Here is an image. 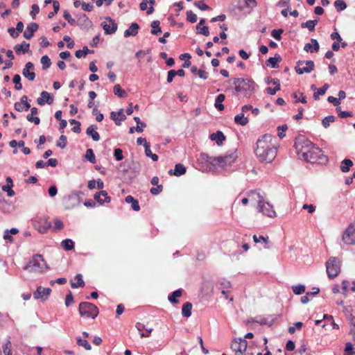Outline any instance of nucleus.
Instances as JSON below:
<instances>
[{
	"instance_id": "obj_14",
	"label": "nucleus",
	"mask_w": 355,
	"mask_h": 355,
	"mask_svg": "<svg viewBox=\"0 0 355 355\" xmlns=\"http://www.w3.org/2000/svg\"><path fill=\"white\" fill-rule=\"evenodd\" d=\"M51 293V289L49 288H44L38 286L36 291L33 293V297L35 300L41 299L43 301L46 300Z\"/></svg>"
},
{
	"instance_id": "obj_16",
	"label": "nucleus",
	"mask_w": 355,
	"mask_h": 355,
	"mask_svg": "<svg viewBox=\"0 0 355 355\" xmlns=\"http://www.w3.org/2000/svg\"><path fill=\"white\" fill-rule=\"evenodd\" d=\"M231 287V282L227 280H223L216 284V288L221 291V293L224 295L225 299L228 298V289H230Z\"/></svg>"
},
{
	"instance_id": "obj_2",
	"label": "nucleus",
	"mask_w": 355,
	"mask_h": 355,
	"mask_svg": "<svg viewBox=\"0 0 355 355\" xmlns=\"http://www.w3.org/2000/svg\"><path fill=\"white\" fill-rule=\"evenodd\" d=\"M233 84L236 94L245 97H250L254 92L255 83L248 78H235L233 79Z\"/></svg>"
},
{
	"instance_id": "obj_19",
	"label": "nucleus",
	"mask_w": 355,
	"mask_h": 355,
	"mask_svg": "<svg viewBox=\"0 0 355 355\" xmlns=\"http://www.w3.org/2000/svg\"><path fill=\"white\" fill-rule=\"evenodd\" d=\"M320 49V45L317 40L311 39V43L305 44L304 46V50L308 53H314L318 52Z\"/></svg>"
},
{
	"instance_id": "obj_25",
	"label": "nucleus",
	"mask_w": 355,
	"mask_h": 355,
	"mask_svg": "<svg viewBox=\"0 0 355 355\" xmlns=\"http://www.w3.org/2000/svg\"><path fill=\"white\" fill-rule=\"evenodd\" d=\"M38 110L37 107H32L31 109V114H28L26 116V119L30 122H33L35 125H39L40 123V119L37 116H34L35 115L37 114Z\"/></svg>"
},
{
	"instance_id": "obj_30",
	"label": "nucleus",
	"mask_w": 355,
	"mask_h": 355,
	"mask_svg": "<svg viewBox=\"0 0 355 355\" xmlns=\"http://www.w3.org/2000/svg\"><path fill=\"white\" fill-rule=\"evenodd\" d=\"M30 44L26 42H23L21 44L15 45L14 49L17 54H20L21 52L23 53H27L29 51Z\"/></svg>"
},
{
	"instance_id": "obj_27",
	"label": "nucleus",
	"mask_w": 355,
	"mask_h": 355,
	"mask_svg": "<svg viewBox=\"0 0 355 355\" xmlns=\"http://www.w3.org/2000/svg\"><path fill=\"white\" fill-rule=\"evenodd\" d=\"M139 26L137 23H132L128 29L124 32V37L135 36L138 33Z\"/></svg>"
},
{
	"instance_id": "obj_20",
	"label": "nucleus",
	"mask_w": 355,
	"mask_h": 355,
	"mask_svg": "<svg viewBox=\"0 0 355 355\" xmlns=\"http://www.w3.org/2000/svg\"><path fill=\"white\" fill-rule=\"evenodd\" d=\"M53 97H51L50 96L49 93H48L46 91L42 92L40 94V97H39L37 99V103L40 105H44L46 103L50 105V104L53 103Z\"/></svg>"
},
{
	"instance_id": "obj_49",
	"label": "nucleus",
	"mask_w": 355,
	"mask_h": 355,
	"mask_svg": "<svg viewBox=\"0 0 355 355\" xmlns=\"http://www.w3.org/2000/svg\"><path fill=\"white\" fill-rule=\"evenodd\" d=\"M85 158L92 164L96 162V157L92 149L89 148L86 150Z\"/></svg>"
},
{
	"instance_id": "obj_21",
	"label": "nucleus",
	"mask_w": 355,
	"mask_h": 355,
	"mask_svg": "<svg viewBox=\"0 0 355 355\" xmlns=\"http://www.w3.org/2000/svg\"><path fill=\"white\" fill-rule=\"evenodd\" d=\"M94 198L101 205L103 204L104 202H110L111 200V198L110 196H108V194L106 191H101L99 192H97L94 195Z\"/></svg>"
},
{
	"instance_id": "obj_34",
	"label": "nucleus",
	"mask_w": 355,
	"mask_h": 355,
	"mask_svg": "<svg viewBox=\"0 0 355 355\" xmlns=\"http://www.w3.org/2000/svg\"><path fill=\"white\" fill-rule=\"evenodd\" d=\"M193 305L191 302H186L182 308V314L184 317L189 318L191 315V310Z\"/></svg>"
},
{
	"instance_id": "obj_1",
	"label": "nucleus",
	"mask_w": 355,
	"mask_h": 355,
	"mask_svg": "<svg viewBox=\"0 0 355 355\" xmlns=\"http://www.w3.org/2000/svg\"><path fill=\"white\" fill-rule=\"evenodd\" d=\"M278 148L275 137L265 134L257 140L254 154L261 163L270 164L276 157Z\"/></svg>"
},
{
	"instance_id": "obj_9",
	"label": "nucleus",
	"mask_w": 355,
	"mask_h": 355,
	"mask_svg": "<svg viewBox=\"0 0 355 355\" xmlns=\"http://www.w3.org/2000/svg\"><path fill=\"white\" fill-rule=\"evenodd\" d=\"M342 239L347 245L355 244V226L354 224L351 223L345 230Z\"/></svg>"
},
{
	"instance_id": "obj_17",
	"label": "nucleus",
	"mask_w": 355,
	"mask_h": 355,
	"mask_svg": "<svg viewBox=\"0 0 355 355\" xmlns=\"http://www.w3.org/2000/svg\"><path fill=\"white\" fill-rule=\"evenodd\" d=\"M38 28L39 26L37 23L32 22L29 24L24 32V37L27 40L31 39L33 37L34 33L37 31Z\"/></svg>"
},
{
	"instance_id": "obj_47",
	"label": "nucleus",
	"mask_w": 355,
	"mask_h": 355,
	"mask_svg": "<svg viewBox=\"0 0 355 355\" xmlns=\"http://www.w3.org/2000/svg\"><path fill=\"white\" fill-rule=\"evenodd\" d=\"M288 130V126L286 124L278 126L277 128V135L280 139H283L286 137V132Z\"/></svg>"
},
{
	"instance_id": "obj_32",
	"label": "nucleus",
	"mask_w": 355,
	"mask_h": 355,
	"mask_svg": "<svg viewBox=\"0 0 355 355\" xmlns=\"http://www.w3.org/2000/svg\"><path fill=\"white\" fill-rule=\"evenodd\" d=\"M205 23V19H201L200 20L198 24L197 25L196 28L198 29V33L204 35L205 36H208L209 35V31L208 27L205 26L201 27V26L203 25Z\"/></svg>"
},
{
	"instance_id": "obj_55",
	"label": "nucleus",
	"mask_w": 355,
	"mask_h": 355,
	"mask_svg": "<svg viewBox=\"0 0 355 355\" xmlns=\"http://www.w3.org/2000/svg\"><path fill=\"white\" fill-rule=\"evenodd\" d=\"M67 137L65 135H61L58 139V141H57V146L61 148H64L67 146Z\"/></svg>"
},
{
	"instance_id": "obj_43",
	"label": "nucleus",
	"mask_w": 355,
	"mask_h": 355,
	"mask_svg": "<svg viewBox=\"0 0 355 355\" xmlns=\"http://www.w3.org/2000/svg\"><path fill=\"white\" fill-rule=\"evenodd\" d=\"M159 21L156 20V21H153L152 23H151V33L153 35H158L159 33H160L162 32V30H161V28L159 26Z\"/></svg>"
},
{
	"instance_id": "obj_10",
	"label": "nucleus",
	"mask_w": 355,
	"mask_h": 355,
	"mask_svg": "<svg viewBox=\"0 0 355 355\" xmlns=\"http://www.w3.org/2000/svg\"><path fill=\"white\" fill-rule=\"evenodd\" d=\"M35 227L39 232L44 234L51 227V223L46 218H40L35 221Z\"/></svg>"
},
{
	"instance_id": "obj_24",
	"label": "nucleus",
	"mask_w": 355,
	"mask_h": 355,
	"mask_svg": "<svg viewBox=\"0 0 355 355\" xmlns=\"http://www.w3.org/2000/svg\"><path fill=\"white\" fill-rule=\"evenodd\" d=\"M187 171V169H186V167L182 164H177L175 166V169L174 171L173 170H170L168 171V174L169 175H175V176H180L182 175H184Z\"/></svg>"
},
{
	"instance_id": "obj_23",
	"label": "nucleus",
	"mask_w": 355,
	"mask_h": 355,
	"mask_svg": "<svg viewBox=\"0 0 355 355\" xmlns=\"http://www.w3.org/2000/svg\"><path fill=\"white\" fill-rule=\"evenodd\" d=\"M215 159L216 157H211L205 153H201L199 155L198 161L203 164H210L214 167L216 163Z\"/></svg>"
},
{
	"instance_id": "obj_58",
	"label": "nucleus",
	"mask_w": 355,
	"mask_h": 355,
	"mask_svg": "<svg viewBox=\"0 0 355 355\" xmlns=\"http://www.w3.org/2000/svg\"><path fill=\"white\" fill-rule=\"evenodd\" d=\"M187 19L189 22L195 23L197 21V15L191 10H189L187 12Z\"/></svg>"
},
{
	"instance_id": "obj_28",
	"label": "nucleus",
	"mask_w": 355,
	"mask_h": 355,
	"mask_svg": "<svg viewBox=\"0 0 355 355\" xmlns=\"http://www.w3.org/2000/svg\"><path fill=\"white\" fill-rule=\"evenodd\" d=\"M210 139L212 141H215L216 144L220 146L223 144V141L225 140V137L222 132L217 131L211 135Z\"/></svg>"
},
{
	"instance_id": "obj_11",
	"label": "nucleus",
	"mask_w": 355,
	"mask_h": 355,
	"mask_svg": "<svg viewBox=\"0 0 355 355\" xmlns=\"http://www.w3.org/2000/svg\"><path fill=\"white\" fill-rule=\"evenodd\" d=\"M101 26L105 33L107 35L113 34L117 30V24L110 17L105 18V20L102 22Z\"/></svg>"
},
{
	"instance_id": "obj_62",
	"label": "nucleus",
	"mask_w": 355,
	"mask_h": 355,
	"mask_svg": "<svg viewBox=\"0 0 355 355\" xmlns=\"http://www.w3.org/2000/svg\"><path fill=\"white\" fill-rule=\"evenodd\" d=\"M195 5L201 10H207L210 9L209 6L205 4L203 1H196Z\"/></svg>"
},
{
	"instance_id": "obj_36",
	"label": "nucleus",
	"mask_w": 355,
	"mask_h": 355,
	"mask_svg": "<svg viewBox=\"0 0 355 355\" xmlns=\"http://www.w3.org/2000/svg\"><path fill=\"white\" fill-rule=\"evenodd\" d=\"M234 122L238 125L244 126L248 123L249 120L248 118L245 117L244 114L242 113L237 114L234 116Z\"/></svg>"
},
{
	"instance_id": "obj_5",
	"label": "nucleus",
	"mask_w": 355,
	"mask_h": 355,
	"mask_svg": "<svg viewBox=\"0 0 355 355\" xmlns=\"http://www.w3.org/2000/svg\"><path fill=\"white\" fill-rule=\"evenodd\" d=\"M304 161L311 164H322L328 161V157L323 154V152L318 147L314 145L307 155V159H304Z\"/></svg>"
},
{
	"instance_id": "obj_50",
	"label": "nucleus",
	"mask_w": 355,
	"mask_h": 355,
	"mask_svg": "<svg viewBox=\"0 0 355 355\" xmlns=\"http://www.w3.org/2000/svg\"><path fill=\"white\" fill-rule=\"evenodd\" d=\"M41 63L42 64V69L44 70L47 69L51 66V60L47 55H44L41 58Z\"/></svg>"
},
{
	"instance_id": "obj_45",
	"label": "nucleus",
	"mask_w": 355,
	"mask_h": 355,
	"mask_svg": "<svg viewBox=\"0 0 355 355\" xmlns=\"http://www.w3.org/2000/svg\"><path fill=\"white\" fill-rule=\"evenodd\" d=\"M114 94L120 98H123L126 96L125 92L122 89L120 85L116 84L114 86L113 89Z\"/></svg>"
},
{
	"instance_id": "obj_51",
	"label": "nucleus",
	"mask_w": 355,
	"mask_h": 355,
	"mask_svg": "<svg viewBox=\"0 0 355 355\" xmlns=\"http://www.w3.org/2000/svg\"><path fill=\"white\" fill-rule=\"evenodd\" d=\"M335 119H336V117L334 116H332V115L327 116L323 119V120L322 121V125L325 128H327L329 126L330 123L334 122Z\"/></svg>"
},
{
	"instance_id": "obj_54",
	"label": "nucleus",
	"mask_w": 355,
	"mask_h": 355,
	"mask_svg": "<svg viewBox=\"0 0 355 355\" xmlns=\"http://www.w3.org/2000/svg\"><path fill=\"white\" fill-rule=\"evenodd\" d=\"M334 6L338 11L343 10L346 8L347 4L343 0H336L334 2Z\"/></svg>"
},
{
	"instance_id": "obj_12",
	"label": "nucleus",
	"mask_w": 355,
	"mask_h": 355,
	"mask_svg": "<svg viewBox=\"0 0 355 355\" xmlns=\"http://www.w3.org/2000/svg\"><path fill=\"white\" fill-rule=\"evenodd\" d=\"M248 347V342L245 338L235 340L231 345V348L234 352L243 353Z\"/></svg>"
},
{
	"instance_id": "obj_61",
	"label": "nucleus",
	"mask_w": 355,
	"mask_h": 355,
	"mask_svg": "<svg viewBox=\"0 0 355 355\" xmlns=\"http://www.w3.org/2000/svg\"><path fill=\"white\" fill-rule=\"evenodd\" d=\"M163 190V186L162 184L157 185V187H153L150 189V192L153 195H158Z\"/></svg>"
},
{
	"instance_id": "obj_4",
	"label": "nucleus",
	"mask_w": 355,
	"mask_h": 355,
	"mask_svg": "<svg viewBox=\"0 0 355 355\" xmlns=\"http://www.w3.org/2000/svg\"><path fill=\"white\" fill-rule=\"evenodd\" d=\"M78 311L80 315L85 318L94 319L99 313L98 307L88 302H80L79 304Z\"/></svg>"
},
{
	"instance_id": "obj_41",
	"label": "nucleus",
	"mask_w": 355,
	"mask_h": 355,
	"mask_svg": "<svg viewBox=\"0 0 355 355\" xmlns=\"http://www.w3.org/2000/svg\"><path fill=\"white\" fill-rule=\"evenodd\" d=\"M78 24L80 26H88L92 24V21L89 19L85 14H82L80 15L78 19Z\"/></svg>"
},
{
	"instance_id": "obj_48",
	"label": "nucleus",
	"mask_w": 355,
	"mask_h": 355,
	"mask_svg": "<svg viewBox=\"0 0 355 355\" xmlns=\"http://www.w3.org/2000/svg\"><path fill=\"white\" fill-rule=\"evenodd\" d=\"M77 344L79 346L83 347L86 350H90L92 349L91 345L89 344L87 340L82 339L80 337H78L76 338Z\"/></svg>"
},
{
	"instance_id": "obj_8",
	"label": "nucleus",
	"mask_w": 355,
	"mask_h": 355,
	"mask_svg": "<svg viewBox=\"0 0 355 355\" xmlns=\"http://www.w3.org/2000/svg\"><path fill=\"white\" fill-rule=\"evenodd\" d=\"M315 64L312 60H299L295 67L297 74L309 73L314 70Z\"/></svg>"
},
{
	"instance_id": "obj_42",
	"label": "nucleus",
	"mask_w": 355,
	"mask_h": 355,
	"mask_svg": "<svg viewBox=\"0 0 355 355\" xmlns=\"http://www.w3.org/2000/svg\"><path fill=\"white\" fill-rule=\"evenodd\" d=\"M318 20H309L306 22H303L301 24L302 28H307L310 31H313L315 29V26L317 24Z\"/></svg>"
},
{
	"instance_id": "obj_57",
	"label": "nucleus",
	"mask_w": 355,
	"mask_h": 355,
	"mask_svg": "<svg viewBox=\"0 0 355 355\" xmlns=\"http://www.w3.org/2000/svg\"><path fill=\"white\" fill-rule=\"evenodd\" d=\"M63 17L70 25L73 26L76 24V20L71 17L70 13L67 10L64 11Z\"/></svg>"
},
{
	"instance_id": "obj_7",
	"label": "nucleus",
	"mask_w": 355,
	"mask_h": 355,
	"mask_svg": "<svg viewBox=\"0 0 355 355\" xmlns=\"http://www.w3.org/2000/svg\"><path fill=\"white\" fill-rule=\"evenodd\" d=\"M236 159V155L235 153H231L229 155H225V156H218L216 157V163L215 166L220 167L222 168H225L227 166H231Z\"/></svg>"
},
{
	"instance_id": "obj_29",
	"label": "nucleus",
	"mask_w": 355,
	"mask_h": 355,
	"mask_svg": "<svg viewBox=\"0 0 355 355\" xmlns=\"http://www.w3.org/2000/svg\"><path fill=\"white\" fill-rule=\"evenodd\" d=\"M75 282H71V286L72 288H77L79 287L85 286V282L83 279V276L81 274H77L74 278Z\"/></svg>"
},
{
	"instance_id": "obj_38",
	"label": "nucleus",
	"mask_w": 355,
	"mask_h": 355,
	"mask_svg": "<svg viewBox=\"0 0 355 355\" xmlns=\"http://www.w3.org/2000/svg\"><path fill=\"white\" fill-rule=\"evenodd\" d=\"M225 98V96L223 94H219L216 98L214 105L220 111H223L225 109V106L222 104Z\"/></svg>"
},
{
	"instance_id": "obj_35",
	"label": "nucleus",
	"mask_w": 355,
	"mask_h": 355,
	"mask_svg": "<svg viewBox=\"0 0 355 355\" xmlns=\"http://www.w3.org/2000/svg\"><path fill=\"white\" fill-rule=\"evenodd\" d=\"M253 240L254 243H261L263 248L266 249L268 248V237H264L263 236H257V235L253 236Z\"/></svg>"
},
{
	"instance_id": "obj_22",
	"label": "nucleus",
	"mask_w": 355,
	"mask_h": 355,
	"mask_svg": "<svg viewBox=\"0 0 355 355\" xmlns=\"http://www.w3.org/2000/svg\"><path fill=\"white\" fill-rule=\"evenodd\" d=\"M110 118L115 121L116 125H120L121 121H125L126 119L125 115L123 114V109L120 110L119 112H112L110 114Z\"/></svg>"
},
{
	"instance_id": "obj_52",
	"label": "nucleus",
	"mask_w": 355,
	"mask_h": 355,
	"mask_svg": "<svg viewBox=\"0 0 355 355\" xmlns=\"http://www.w3.org/2000/svg\"><path fill=\"white\" fill-rule=\"evenodd\" d=\"M12 81L15 83V89L21 90L22 89V85L21 83V77L19 74H16L14 76Z\"/></svg>"
},
{
	"instance_id": "obj_26",
	"label": "nucleus",
	"mask_w": 355,
	"mask_h": 355,
	"mask_svg": "<svg viewBox=\"0 0 355 355\" xmlns=\"http://www.w3.org/2000/svg\"><path fill=\"white\" fill-rule=\"evenodd\" d=\"M97 126L96 125H92L87 128L86 133L87 135L92 137V139L97 141L100 139V135L96 131Z\"/></svg>"
},
{
	"instance_id": "obj_18",
	"label": "nucleus",
	"mask_w": 355,
	"mask_h": 355,
	"mask_svg": "<svg viewBox=\"0 0 355 355\" xmlns=\"http://www.w3.org/2000/svg\"><path fill=\"white\" fill-rule=\"evenodd\" d=\"M34 65L32 62H28L26 64L25 67L23 69L22 74L24 77L28 78L29 80H34L35 78V73L33 71H31L33 69Z\"/></svg>"
},
{
	"instance_id": "obj_15",
	"label": "nucleus",
	"mask_w": 355,
	"mask_h": 355,
	"mask_svg": "<svg viewBox=\"0 0 355 355\" xmlns=\"http://www.w3.org/2000/svg\"><path fill=\"white\" fill-rule=\"evenodd\" d=\"M31 263L33 266L38 268L40 271L44 270L47 268L46 263L41 254H36L33 256Z\"/></svg>"
},
{
	"instance_id": "obj_64",
	"label": "nucleus",
	"mask_w": 355,
	"mask_h": 355,
	"mask_svg": "<svg viewBox=\"0 0 355 355\" xmlns=\"http://www.w3.org/2000/svg\"><path fill=\"white\" fill-rule=\"evenodd\" d=\"M64 227L63 223L61 220L55 218L54 220V229L55 230H61Z\"/></svg>"
},
{
	"instance_id": "obj_3",
	"label": "nucleus",
	"mask_w": 355,
	"mask_h": 355,
	"mask_svg": "<svg viewBox=\"0 0 355 355\" xmlns=\"http://www.w3.org/2000/svg\"><path fill=\"white\" fill-rule=\"evenodd\" d=\"M314 144L304 135H299L295 139L294 148L300 159H307V155Z\"/></svg>"
},
{
	"instance_id": "obj_60",
	"label": "nucleus",
	"mask_w": 355,
	"mask_h": 355,
	"mask_svg": "<svg viewBox=\"0 0 355 355\" xmlns=\"http://www.w3.org/2000/svg\"><path fill=\"white\" fill-rule=\"evenodd\" d=\"M114 155L117 161H121L123 159V151L120 148H116L114 151Z\"/></svg>"
},
{
	"instance_id": "obj_37",
	"label": "nucleus",
	"mask_w": 355,
	"mask_h": 355,
	"mask_svg": "<svg viewBox=\"0 0 355 355\" xmlns=\"http://www.w3.org/2000/svg\"><path fill=\"white\" fill-rule=\"evenodd\" d=\"M353 166V162L351 159H345L340 164V170L343 173H347L349 171L350 168Z\"/></svg>"
},
{
	"instance_id": "obj_59",
	"label": "nucleus",
	"mask_w": 355,
	"mask_h": 355,
	"mask_svg": "<svg viewBox=\"0 0 355 355\" xmlns=\"http://www.w3.org/2000/svg\"><path fill=\"white\" fill-rule=\"evenodd\" d=\"M31 8L32 10L30 12V15L34 19H35L36 15L38 14L40 12V8L37 4H33Z\"/></svg>"
},
{
	"instance_id": "obj_33",
	"label": "nucleus",
	"mask_w": 355,
	"mask_h": 355,
	"mask_svg": "<svg viewBox=\"0 0 355 355\" xmlns=\"http://www.w3.org/2000/svg\"><path fill=\"white\" fill-rule=\"evenodd\" d=\"M125 201L127 203H131L132 209L134 211H138L140 210V207H139L138 200L135 199L132 196H126L125 198Z\"/></svg>"
},
{
	"instance_id": "obj_40",
	"label": "nucleus",
	"mask_w": 355,
	"mask_h": 355,
	"mask_svg": "<svg viewBox=\"0 0 355 355\" xmlns=\"http://www.w3.org/2000/svg\"><path fill=\"white\" fill-rule=\"evenodd\" d=\"M291 289L294 294L300 295L305 293L306 286L304 284L293 285L291 286Z\"/></svg>"
},
{
	"instance_id": "obj_63",
	"label": "nucleus",
	"mask_w": 355,
	"mask_h": 355,
	"mask_svg": "<svg viewBox=\"0 0 355 355\" xmlns=\"http://www.w3.org/2000/svg\"><path fill=\"white\" fill-rule=\"evenodd\" d=\"M3 352L5 355H12V349H11V343L10 341H7L4 347H3Z\"/></svg>"
},
{
	"instance_id": "obj_46",
	"label": "nucleus",
	"mask_w": 355,
	"mask_h": 355,
	"mask_svg": "<svg viewBox=\"0 0 355 355\" xmlns=\"http://www.w3.org/2000/svg\"><path fill=\"white\" fill-rule=\"evenodd\" d=\"M61 245L66 250H71L74 248L73 241L69 239L63 240L61 243Z\"/></svg>"
},
{
	"instance_id": "obj_56",
	"label": "nucleus",
	"mask_w": 355,
	"mask_h": 355,
	"mask_svg": "<svg viewBox=\"0 0 355 355\" xmlns=\"http://www.w3.org/2000/svg\"><path fill=\"white\" fill-rule=\"evenodd\" d=\"M283 29L282 28H279V29H274L271 32V35L275 38L277 40H280L281 38H282V34L283 33Z\"/></svg>"
},
{
	"instance_id": "obj_13",
	"label": "nucleus",
	"mask_w": 355,
	"mask_h": 355,
	"mask_svg": "<svg viewBox=\"0 0 355 355\" xmlns=\"http://www.w3.org/2000/svg\"><path fill=\"white\" fill-rule=\"evenodd\" d=\"M258 207L259 209V211H261L263 214L269 217L275 216V211L273 209L272 206L270 205L268 202H264L263 200H259Z\"/></svg>"
},
{
	"instance_id": "obj_53",
	"label": "nucleus",
	"mask_w": 355,
	"mask_h": 355,
	"mask_svg": "<svg viewBox=\"0 0 355 355\" xmlns=\"http://www.w3.org/2000/svg\"><path fill=\"white\" fill-rule=\"evenodd\" d=\"M145 153L147 157H150L153 161H157L158 156L156 154L152 153L150 144L146 145Z\"/></svg>"
},
{
	"instance_id": "obj_39",
	"label": "nucleus",
	"mask_w": 355,
	"mask_h": 355,
	"mask_svg": "<svg viewBox=\"0 0 355 355\" xmlns=\"http://www.w3.org/2000/svg\"><path fill=\"white\" fill-rule=\"evenodd\" d=\"M182 289H178L175 291L168 296V300L173 304H178L179 301L176 299L182 295Z\"/></svg>"
},
{
	"instance_id": "obj_31",
	"label": "nucleus",
	"mask_w": 355,
	"mask_h": 355,
	"mask_svg": "<svg viewBox=\"0 0 355 355\" xmlns=\"http://www.w3.org/2000/svg\"><path fill=\"white\" fill-rule=\"evenodd\" d=\"M282 60V58L279 54H275V57L270 58L267 62L266 65L270 66L272 68L276 69L278 68V62Z\"/></svg>"
},
{
	"instance_id": "obj_44",
	"label": "nucleus",
	"mask_w": 355,
	"mask_h": 355,
	"mask_svg": "<svg viewBox=\"0 0 355 355\" xmlns=\"http://www.w3.org/2000/svg\"><path fill=\"white\" fill-rule=\"evenodd\" d=\"M328 88H329V85L324 84L322 87L318 89L317 92L313 93V98L315 100H318L319 98V96L324 95Z\"/></svg>"
},
{
	"instance_id": "obj_6",
	"label": "nucleus",
	"mask_w": 355,
	"mask_h": 355,
	"mask_svg": "<svg viewBox=\"0 0 355 355\" xmlns=\"http://www.w3.org/2000/svg\"><path fill=\"white\" fill-rule=\"evenodd\" d=\"M326 270L330 279H334L340 272V261L335 257H331L326 262Z\"/></svg>"
}]
</instances>
